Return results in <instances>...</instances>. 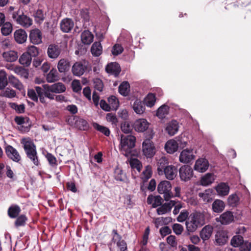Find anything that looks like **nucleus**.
<instances>
[{
	"mask_svg": "<svg viewBox=\"0 0 251 251\" xmlns=\"http://www.w3.org/2000/svg\"><path fill=\"white\" fill-rule=\"evenodd\" d=\"M16 92L13 89H10L9 88H7L5 91L3 92L2 95H1L3 97L12 98L16 96Z\"/></svg>",
	"mask_w": 251,
	"mask_h": 251,
	"instance_id": "nucleus-60",
	"label": "nucleus"
},
{
	"mask_svg": "<svg viewBox=\"0 0 251 251\" xmlns=\"http://www.w3.org/2000/svg\"><path fill=\"white\" fill-rule=\"evenodd\" d=\"M12 25L10 22H6L3 25L1 28V32L4 36L9 35L12 31Z\"/></svg>",
	"mask_w": 251,
	"mask_h": 251,
	"instance_id": "nucleus-45",
	"label": "nucleus"
},
{
	"mask_svg": "<svg viewBox=\"0 0 251 251\" xmlns=\"http://www.w3.org/2000/svg\"><path fill=\"white\" fill-rule=\"evenodd\" d=\"M26 52L29 54L31 58L32 57H36L39 54V49L34 46H31L28 47Z\"/></svg>",
	"mask_w": 251,
	"mask_h": 251,
	"instance_id": "nucleus-56",
	"label": "nucleus"
},
{
	"mask_svg": "<svg viewBox=\"0 0 251 251\" xmlns=\"http://www.w3.org/2000/svg\"><path fill=\"white\" fill-rule=\"evenodd\" d=\"M8 79L5 71H0V90H2L7 85Z\"/></svg>",
	"mask_w": 251,
	"mask_h": 251,
	"instance_id": "nucleus-48",
	"label": "nucleus"
},
{
	"mask_svg": "<svg viewBox=\"0 0 251 251\" xmlns=\"http://www.w3.org/2000/svg\"><path fill=\"white\" fill-rule=\"evenodd\" d=\"M228 240L227 232L225 230H219L215 235V241L219 246L225 244Z\"/></svg>",
	"mask_w": 251,
	"mask_h": 251,
	"instance_id": "nucleus-17",
	"label": "nucleus"
},
{
	"mask_svg": "<svg viewBox=\"0 0 251 251\" xmlns=\"http://www.w3.org/2000/svg\"><path fill=\"white\" fill-rule=\"evenodd\" d=\"M215 180L213 174L207 173L203 176L201 179V184L202 186H208L212 184Z\"/></svg>",
	"mask_w": 251,
	"mask_h": 251,
	"instance_id": "nucleus-34",
	"label": "nucleus"
},
{
	"mask_svg": "<svg viewBox=\"0 0 251 251\" xmlns=\"http://www.w3.org/2000/svg\"><path fill=\"white\" fill-rule=\"evenodd\" d=\"M213 228L209 225L205 226L200 232V237L204 241L208 240L211 237Z\"/></svg>",
	"mask_w": 251,
	"mask_h": 251,
	"instance_id": "nucleus-26",
	"label": "nucleus"
},
{
	"mask_svg": "<svg viewBox=\"0 0 251 251\" xmlns=\"http://www.w3.org/2000/svg\"><path fill=\"white\" fill-rule=\"evenodd\" d=\"M58 73L56 69H52L47 75V80L48 82H53L58 79Z\"/></svg>",
	"mask_w": 251,
	"mask_h": 251,
	"instance_id": "nucleus-46",
	"label": "nucleus"
},
{
	"mask_svg": "<svg viewBox=\"0 0 251 251\" xmlns=\"http://www.w3.org/2000/svg\"><path fill=\"white\" fill-rule=\"evenodd\" d=\"M171 189V184L170 181L167 180L161 181L157 186L158 193L160 194H163V197L166 201H169L173 197Z\"/></svg>",
	"mask_w": 251,
	"mask_h": 251,
	"instance_id": "nucleus-3",
	"label": "nucleus"
},
{
	"mask_svg": "<svg viewBox=\"0 0 251 251\" xmlns=\"http://www.w3.org/2000/svg\"><path fill=\"white\" fill-rule=\"evenodd\" d=\"M21 211L20 207L17 204H12L8 209L7 214L11 219L17 218Z\"/></svg>",
	"mask_w": 251,
	"mask_h": 251,
	"instance_id": "nucleus-28",
	"label": "nucleus"
},
{
	"mask_svg": "<svg viewBox=\"0 0 251 251\" xmlns=\"http://www.w3.org/2000/svg\"><path fill=\"white\" fill-rule=\"evenodd\" d=\"M136 138L134 136L129 135H121V145L122 148L127 152H130V150L135 147Z\"/></svg>",
	"mask_w": 251,
	"mask_h": 251,
	"instance_id": "nucleus-4",
	"label": "nucleus"
},
{
	"mask_svg": "<svg viewBox=\"0 0 251 251\" xmlns=\"http://www.w3.org/2000/svg\"><path fill=\"white\" fill-rule=\"evenodd\" d=\"M174 232L176 235H180L183 231V226L179 224H175L172 226Z\"/></svg>",
	"mask_w": 251,
	"mask_h": 251,
	"instance_id": "nucleus-64",
	"label": "nucleus"
},
{
	"mask_svg": "<svg viewBox=\"0 0 251 251\" xmlns=\"http://www.w3.org/2000/svg\"><path fill=\"white\" fill-rule=\"evenodd\" d=\"M179 176L182 181H188L193 176V170L188 165L182 166L179 169Z\"/></svg>",
	"mask_w": 251,
	"mask_h": 251,
	"instance_id": "nucleus-6",
	"label": "nucleus"
},
{
	"mask_svg": "<svg viewBox=\"0 0 251 251\" xmlns=\"http://www.w3.org/2000/svg\"><path fill=\"white\" fill-rule=\"evenodd\" d=\"M74 26V23L71 19H64L62 20L60 23V28L63 32H69L73 28Z\"/></svg>",
	"mask_w": 251,
	"mask_h": 251,
	"instance_id": "nucleus-20",
	"label": "nucleus"
},
{
	"mask_svg": "<svg viewBox=\"0 0 251 251\" xmlns=\"http://www.w3.org/2000/svg\"><path fill=\"white\" fill-rule=\"evenodd\" d=\"M49 90L54 93H61L66 91V87L64 84L61 82H57L48 87Z\"/></svg>",
	"mask_w": 251,
	"mask_h": 251,
	"instance_id": "nucleus-31",
	"label": "nucleus"
},
{
	"mask_svg": "<svg viewBox=\"0 0 251 251\" xmlns=\"http://www.w3.org/2000/svg\"><path fill=\"white\" fill-rule=\"evenodd\" d=\"M12 18L17 24L25 27H28L32 24V19L20 10L13 12L12 13Z\"/></svg>",
	"mask_w": 251,
	"mask_h": 251,
	"instance_id": "nucleus-2",
	"label": "nucleus"
},
{
	"mask_svg": "<svg viewBox=\"0 0 251 251\" xmlns=\"http://www.w3.org/2000/svg\"><path fill=\"white\" fill-rule=\"evenodd\" d=\"M225 208V203L221 200H215L212 204V209L215 213L222 212Z\"/></svg>",
	"mask_w": 251,
	"mask_h": 251,
	"instance_id": "nucleus-29",
	"label": "nucleus"
},
{
	"mask_svg": "<svg viewBox=\"0 0 251 251\" xmlns=\"http://www.w3.org/2000/svg\"><path fill=\"white\" fill-rule=\"evenodd\" d=\"M114 176L117 180L124 181L125 176L122 170L119 168L115 169L114 172Z\"/></svg>",
	"mask_w": 251,
	"mask_h": 251,
	"instance_id": "nucleus-57",
	"label": "nucleus"
},
{
	"mask_svg": "<svg viewBox=\"0 0 251 251\" xmlns=\"http://www.w3.org/2000/svg\"><path fill=\"white\" fill-rule=\"evenodd\" d=\"M8 82L13 87L17 89L20 91L24 90V86L22 83L14 75H10L8 76Z\"/></svg>",
	"mask_w": 251,
	"mask_h": 251,
	"instance_id": "nucleus-36",
	"label": "nucleus"
},
{
	"mask_svg": "<svg viewBox=\"0 0 251 251\" xmlns=\"http://www.w3.org/2000/svg\"><path fill=\"white\" fill-rule=\"evenodd\" d=\"M2 56L5 61L12 62L17 59L18 55L17 52L14 50H10L4 52L2 54Z\"/></svg>",
	"mask_w": 251,
	"mask_h": 251,
	"instance_id": "nucleus-35",
	"label": "nucleus"
},
{
	"mask_svg": "<svg viewBox=\"0 0 251 251\" xmlns=\"http://www.w3.org/2000/svg\"><path fill=\"white\" fill-rule=\"evenodd\" d=\"M57 68L60 73H65L70 69V62L67 59H61L58 63Z\"/></svg>",
	"mask_w": 251,
	"mask_h": 251,
	"instance_id": "nucleus-33",
	"label": "nucleus"
},
{
	"mask_svg": "<svg viewBox=\"0 0 251 251\" xmlns=\"http://www.w3.org/2000/svg\"><path fill=\"white\" fill-rule=\"evenodd\" d=\"M105 70L107 73L116 77L121 72V67L118 63L111 62L106 65Z\"/></svg>",
	"mask_w": 251,
	"mask_h": 251,
	"instance_id": "nucleus-14",
	"label": "nucleus"
},
{
	"mask_svg": "<svg viewBox=\"0 0 251 251\" xmlns=\"http://www.w3.org/2000/svg\"><path fill=\"white\" fill-rule=\"evenodd\" d=\"M93 84L95 89L100 92L102 91L103 88V83L102 80L98 78L93 79Z\"/></svg>",
	"mask_w": 251,
	"mask_h": 251,
	"instance_id": "nucleus-55",
	"label": "nucleus"
},
{
	"mask_svg": "<svg viewBox=\"0 0 251 251\" xmlns=\"http://www.w3.org/2000/svg\"><path fill=\"white\" fill-rule=\"evenodd\" d=\"M129 84L127 81L122 82L119 86V92L123 96H126L128 94L129 91Z\"/></svg>",
	"mask_w": 251,
	"mask_h": 251,
	"instance_id": "nucleus-44",
	"label": "nucleus"
},
{
	"mask_svg": "<svg viewBox=\"0 0 251 251\" xmlns=\"http://www.w3.org/2000/svg\"><path fill=\"white\" fill-rule=\"evenodd\" d=\"M35 20L37 23H41L44 20V14L42 10L38 9L34 14Z\"/></svg>",
	"mask_w": 251,
	"mask_h": 251,
	"instance_id": "nucleus-58",
	"label": "nucleus"
},
{
	"mask_svg": "<svg viewBox=\"0 0 251 251\" xmlns=\"http://www.w3.org/2000/svg\"><path fill=\"white\" fill-rule=\"evenodd\" d=\"M178 124L176 120H172L167 124L165 130L169 135L173 136L178 130Z\"/></svg>",
	"mask_w": 251,
	"mask_h": 251,
	"instance_id": "nucleus-23",
	"label": "nucleus"
},
{
	"mask_svg": "<svg viewBox=\"0 0 251 251\" xmlns=\"http://www.w3.org/2000/svg\"><path fill=\"white\" fill-rule=\"evenodd\" d=\"M176 201H170L168 202H166L161 205L156 211L158 215H162L170 212L172 208L175 205Z\"/></svg>",
	"mask_w": 251,
	"mask_h": 251,
	"instance_id": "nucleus-19",
	"label": "nucleus"
},
{
	"mask_svg": "<svg viewBox=\"0 0 251 251\" xmlns=\"http://www.w3.org/2000/svg\"><path fill=\"white\" fill-rule=\"evenodd\" d=\"M189 217L193 219L199 227L205 224V216L202 213L196 212L191 214Z\"/></svg>",
	"mask_w": 251,
	"mask_h": 251,
	"instance_id": "nucleus-18",
	"label": "nucleus"
},
{
	"mask_svg": "<svg viewBox=\"0 0 251 251\" xmlns=\"http://www.w3.org/2000/svg\"><path fill=\"white\" fill-rule=\"evenodd\" d=\"M145 104L150 107L153 106L156 101L155 95L153 93H149L145 97L144 100Z\"/></svg>",
	"mask_w": 251,
	"mask_h": 251,
	"instance_id": "nucleus-42",
	"label": "nucleus"
},
{
	"mask_svg": "<svg viewBox=\"0 0 251 251\" xmlns=\"http://www.w3.org/2000/svg\"><path fill=\"white\" fill-rule=\"evenodd\" d=\"M21 143L23 145V148L27 157L36 166L40 164L37 156L36 147L33 141L30 138H23Z\"/></svg>",
	"mask_w": 251,
	"mask_h": 251,
	"instance_id": "nucleus-1",
	"label": "nucleus"
},
{
	"mask_svg": "<svg viewBox=\"0 0 251 251\" xmlns=\"http://www.w3.org/2000/svg\"><path fill=\"white\" fill-rule=\"evenodd\" d=\"M209 166V163L207 159L200 158L196 161L194 169L199 172L203 173L207 170Z\"/></svg>",
	"mask_w": 251,
	"mask_h": 251,
	"instance_id": "nucleus-10",
	"label": "nucleus"
},
{
	"mask_svg": "<svg viewBox=\"0 0 251 251\" xmlns=\"http://www.w3.org/2000/svg\"><path fill=\"white\" fill-rule=\"evenodd\" d=\"M209 190H205L204 193H200L199 196L201 198L203 201L205 202H209L212 199L211 195H209Z\"/></svg>",
	"mask_w": 251,
	"mask_h": 251,
	"instance_id": "nucleus-63",
	"label": "nucleus"
},
{
	"mask_svg": "<svg viewBox=\"0 0 251 251\" xmlns=\"http://www.w3.org/2000/svg\"><path fill=\"white\" fill-rule=\"evenodd\" d=\"M169 165L168 159L165 156H162L157 161V171L159 175L162 176L163 171Z\"/></svg>",
	"mask_w": 251,
	"mask_h": 251,
	"instance_id": "nucleus-22",
	"label": "nucleus"
},
{
	"mask_svg": "<svg viewBox=\"0 0 251 251\" xmlns=\"http://www.w3.org/2000/svg\"><path fill=\"white\" fill-rule=\"evenodd\" d=\"M234 220V216L232 212L226 211L217 218V221H220L222 225H228Z\"/></svg>",
	"mask_w": 251,
	"mask_h": 251,
	"instance_id": "nucleus-15",
	"label": "nucleus"
},
{
	"mask_svg": "<svg viewBox=\"0 0 251 251\" xmlns=\"http://www.w3.org/2000/svg\"><path fill=\"white\" fill-rule=\"evenodd\" d=\"M35 91L37 93L38 98H39L40 101L42 103H46V101L45 100V93H46V89L43 87L42 88L39 86L35 87Z\"/></svg>",
	"mask_w": 251,
	"mask_h": 251,
	"instance_id": "nucleus-43",
	"label": "nucleus"
},
{
	"mask_svg": "<svg viewBox=\"0 0 251 251\" xmlns=\"http://www.w3.org/2000/svg\"><path fill=\"white\" fill-rule=\"evenodd\" d=\"M186 231L185 234L188 235L190 233L195 232L198 227H200L198 225L195 223L193 220L191 219L189 217L185 222Z\"/></svg>",
	"mask_w": 251,
	"mask_h": 251,
	"instance_id": "nucleus-25",
	"label": "nucleus"
},
{
	"mask_svg": "<svg viewBox=\"0 0 251 251\" xmlns=\"http://www.w3.org/2000/svg\"><path fill=\"white\" fill-rule=\"evenodd\" d=\"M92 54L95 56H100L102 53V46L100 42H95L91 48Z\"/></svg>",
	"mask_w": 251,
	"mask_h": 251,
	"instance_id": "nucleus-38",
	"label": "nucleus"
},
{
	"mask_svg": "<svg viewBox=\"0 0 251 251\" xmlns=\"http://www.w3.org/2000/svg\"><path fill=\"white\" fill-rule=\"evenodd\" d=\"M14 37L17 43L22 44L26 41L27 35L24 29H19L15 31Z\"/></svg>",
	"mask_w": 251,
	"mask_h": 251,
	"instance_id": "nucleus-21",
	"label": "nucleus"
},
{
	"mask_svg": "<svg viewBox=\"0 0 251 251\" xmlns=\"http://www.w3.org/2000/svg\"><path fill=\"white\" fill-rule=\"evenodd\" d=\"M162 172V175H165L167 179L173 180L176 176L177 170L175 166L169 165Z\"/></svg>",
	"mask_w": 251,
	"mask_h": 251,
	"instance_id": "nucleus-16",
	"label": "nucleus"
},
{
	"mask_svg": "<svg viewBox=\"0 0 251 251\" xmlns=\"http://www.w3.org/2000/svg\"><path fill=\"white\" fill-rule=\"evenodd\" d=\"M74 120L75 121V127L77 129L86 131L89 129V124L86 120L79 117L75 116L74 118Z\"/></svg>",
	"mask_w": 251,
	"mask_h": 251,
	"instance_id": "nucleus-9",
	"label": "nucleus"
},
{
	"mask_svg": "<svg viewBox=\"0 0 251 251\" xmlns=\"http://www.w3.org/2000/svg\"><path fill=\"white\" fill-rule=\"evenodd\" d=\"M93 126L95 129L103 133L106 136H109L110 134V130L106 126H101L98 123H94Z\"/></svg>",
	"mask_w": 251,
	"mask_h": 251,
	"instance_id": "nucleus-49",
	"label": "nucleus"
},
{
	"mask_svg": "<svg viewBox=\"0 0 251 251\" xmlns=\"http://www.w3.org/2000/svg\"><path fill=\"white\" fill-rule=\"evenodd\" d=\"M243 237L241 235H235L233 236L231 240V245L234 247H239L242 243H243Z\"/></svg>",
	"mask_w": 251,
	"mask_h": 251,
	"instance_id": "nucleus-52",
	"label": "nucleus"
},
{
	"mask_svg": "<svg viewBox=\"0 0 251 251\" xmlns=\"http://www.w3.org/2000/svg\"><path fill=\"white\" fill-rule=\"evenodd\" d=\"M61 51L60 47L55 44H50L47 50V54L51 59H56L60 55Z\"/></svg>",
	"mask_w": 251,
	"mask_h": 251,
	"instance_id": "nucleus-12",
	"label": "nucleus"
},
{
	"mask_svg": "<svg viewBox=\"0 0 251 251\" xmlns=\"http://www.w3.org/2000/svg\"><path fill=\"white\" fill-rule=\"evenodd\" d=\"M94 36L89 30H84L81 34V39L84 44L90 45L93 41Z\"/></svg>",
	"mask_w": 251,
	"mask_h": 251,
	"instance_id": "nucleus-32",
	"label": "nucleus"
},
{
	"mask_svg": "<svg viewBox=\"0 0 251 251\" xmlns=\"http://www.w3.org/2000/svg\"><path fill=\"white\" fill-rule=\"evenodd\" d=\"M31 60L32 58L30 55L25 52L20 56L19 62L21 64L27 67L30 65Z\"/></svg>",
	"mask_w": 251,
	"mask_h": 251,
	"instance_id": "nucleus-39",
	"label": "nucleus"
},
{
	"mask_svg": "<svg viewBox=\"0 0 251 251\" xmlns=\"http://www.w3.org/2000/svg\"><path fill=\"white\" fill-rule=\"evenodd\" d=\"M143 154L147 158H152L155 153V148L153 142L150 139H147L142 143Z\"/></svg>",
	"mask_w": 251,
	"mask_h": 251,
	"instance_id": "nucleus-5",
	"label": "nucleus"
},
{
	"mask_svg": "<svg viewBox=\"0 0 251 251\" xmlns=\"http://www.w3.org/2000/svg\"><path fill=\"white\" fill-rule=\"evenodd\" d=\"M150 232V227L148 226L145 229L143 236L142 240L140 243L141 248L139 251H149V250L146 247V246L148 243Z\"/></svg>",
	"mask_w": 251,
	"mask_h": 251,
	"instance_id": "nucleus-30",
	"label": "nucleus"
},
{
	"mask_svg": "<svg viewBox=\"0 0 251 251\" xmlns=\"http://www.w3.org/2000/svg\"><path fill=\"white\" fill-rule=\"evenodd\" d=\"M229 187L225 183H221L216 187L217 193L222 196H226L228 194Z\"/></svg>",
	"mask_w": 251,
	"mask_h": 251,
	"instance_id": "nucleus-40",
	"label": "nucleus"
},
{
	"mask_svg": "<svg viewBox=\"0 0 251 251\" xmlns=\"http://www.w3.org/2000/svg\"><path fill=\"white\" fill-rule=\"evenodd\" d=\"M133 127L128 122L126 121L123 122L121 125L122 131L126 134L130 133L132 130Z\"/></svg>",
	"mask_w": 251,
	"mask_h": 251,
	"instance_id": "nucleus-53",
	"label": "nucleus"
},
{
	"mask_svg": "<svg viewBox=\"0 0 251 251\" xmlns=\"http://www.w3.org/2000/svg\"><path fill=\"white\" fill-rule=\"evenodd\" d=\"M29 40L33 44H39L42 42V34L38 28H35L30 31Z\"/></svg>",
	"mask_w": 251,
	"mask_h": 251,
	"instance_id": "nucleus-11",
	"label": "nucleus"
},
{
	"mask_svg": "<svg viewBox=\"0 0 251 251\" xmlns=\"http://www.w3.org/2000/svg\"><path fill=\"white\" fill-rule=\"evenodd\" d=\"M46 157L50 165L52 167H56L57 165L56 157L50 153H47Z\"/></svg>",
	"mask_w": 251,
	"mask_h": 251,
	"instance_id": "nucleus-54",
	"label": "nucleus"
},
{
	"mask_svg": "<svg viewBox=\"0 0 251 251\" xmlns=\"http://www.w3.org/2000/svg\"><path fill=\"white\" fill-rule=\"evenodd\" d=\"M239 199L236 194H232L228 198V204L232 207L236 206L239 203Z\"/></svg>",
	"mask_w": 251,
	"mask_h": 251,
	"instance_id": "nucleus-51",
	"label": "nucleus"
},
{
	"mask_svg": "<svg viewBox=\"0 0 251 251\" xmlns=\"http://www.w3.org/2000/svg\"><path fill=\"white\" fill-rule=\"evenodd\" d=\"M27 221V218L25 215H21L17 217L14 223V226L16 227L25 226Z\"/></svg>",
	"mask_w": 251,
	"mask_h": 251,
	"instance_id": "nucleus-47",
	"label": "nucleus"
},
{
	"mask_svg": "<svg viewBox=\"0 0 251 251\" xmlns=\"http://www.w3.org/2000/svg\"><path fill=\"white\" fill-rule=\"evenodd\" d=\"M194 158L193 150L186 149L181 152L179 156V161L182 163H187L194 159Z\"/></svg>",
	"mask_w": 251,
	"mask_h": 251,
	"instance_id": "nucleus-8",
	"label": "nucleus"
},
{
	"mask_svg": "<svg viewBox=\"0 0 251 251\" xmlns=\"http://www.w3.org/2000/svg\"><path fill=\"white\" fill-rule=\"evenodd\" d=\"M178 148V143L174 140H169L165 146L166 151L170 154H172L176 152Z\"/></svg>",
	"mask_w": 251,
	"mask_h": 251,
	"instance_id": "nucleus-27",
	"label": "nucleus"
},
{
	"mask_svg": "<svg viewBox=\"0 0 251 251\" xmlns=\"http://www.w3.org/2000/svg\"><path fill=\"white\" fill-rule=\"evenodd\" d=\"M86 69V66L81 62H76L72 67V72L76 76H80L84 74Z\"/></svg>",
	"mask_w": 251,
	"mask_h": 251,
	"instance_id": "nucleus-24",
	"label": "nucleus"
},
{
	"mask_svg": "<svg viewBox=\"0 0 251 251\" xmlns=\"http://www.w3.org/2000/svg\"><path fill=\"white\" fill-rule=\"evenodd\" d=\"M169 107L164 104L158 108L156 112V116L160 119H163L168 114Z\"/></svg>",
	"mask_w": 251,
	"mask_h": 251,
	"instance_id": "nucleus-41",
	"label": "nucleus"
},
{
	"mask_svg": "<svg viewBox=\"0 0 251 251\" xmlns=\"http://www.w3.org/2000/svg\"><path fill=\"white\" fill-rule=\"evenodd\" d=\"M15 72L17 73L18 75H21V76L27 78L28 75V73L26 70L23 68L22 67H17L15 70Z\"/></svg>",
	"mask_w": 251,
	"mask_h": 251,
	"instance_id": "nucleus-62",
	"label": "nucleus"
},
{
	"mask_svg": "<svg viewBox=\"0 0 251 251\" xmlns=\"http://www.w3.org/2000/svg\"><path fill=\"white\" fill-rule=\"evenodd\" d=\"M124 49L122 46L119 44H115L112 48V53L114 55H118L122 53Z\"/></svg>",
	"mask_w": 251,
	"mask_h": 251,
	"instance_id": "nucleus-61",
	"label": "nucleus"
},
{
	"mask_svg": "<svg viewBox=\"0 0 251 251\" xmlns=\"http://www.w3.org/2000/svg\"><path fill=\"white\" fill-rule=\"evenodd\" d=\"M134 111L138 114H142L145 110L144 103L140 100H136L132 106Z\"/></svg>",
	"mask_w": 251,
	"mask_h": 251,
	"instance_id": "nucleus-37",
	"label": "nucleus"
},
{
	"mask_svg": "<svg viewBox=\"0 0 251 251\" xmlns=\"http://www.w3.org/2000/svg\"><path fill=\"white\" fill-rule=\"evenodd\" d=\"M149 126V122L145 119H139L136 120L133 126L134 129L138 132L146 131Z\"/></svg>",
	"mask_w": 251,
	"mask_h": 251,
	"instance_id": "nucleus-13",
	"label": "nucleus"
},
{
	"mask_svg": "<svg viewBox=\"0 0 251 251\" xmlns=\"http://www.w3.org/2000/svg\"><path fill=\"white\" fill-rule=\"evenodd\" d=\"M240 251H250L251 249V243L243 240V243L239 246Z\"/></svg>",
	"mask_w": 251,
	"mask_h": 251,
	"instance_id": "nucleus-59",
	"label": "nucleus"
},
{
	"mask_svg": "<svg viewBox=\"0 0 251 251\" xmlns=\"http://www.w3.org/2000/svg\"><path fill=\"white\" fill-rule=\"evenodd\" d=\"M5 153L7 157L15 162H19L21 160V157L18 151L12 146H6Z\"/></svg>",
	"mask_w": 251,
	"mask_h": 251,
	"instance_id": "nucleus-7",
	"label": "nucleus"
},
{
	"mask_svg": "<svg viewBox=\"0 0 251 251\" xmlns=\"http://www.w3.org/2000/svg\"><path fill=\"white\" fill-rule=\"evenodd\" d=\"M108 102L111 109L117 110L119 106V100L114 96H111L108 99Z\"/></svg>",
	"mask_w": 251,
	"mask_h": 251,
	"instance_id": "nucleus-50",
	"label": "nucleus"
}]
</instances>
